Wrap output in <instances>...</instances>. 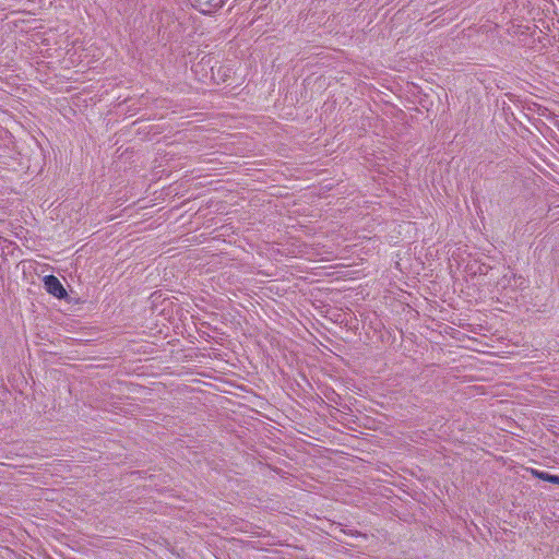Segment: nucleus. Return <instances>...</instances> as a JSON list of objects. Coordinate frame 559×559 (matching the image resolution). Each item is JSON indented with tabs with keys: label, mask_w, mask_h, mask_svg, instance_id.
<instances>
[{
	"label": "nucleus",
	"mask_w": 559,
	"mask_h": 559,
	"mask_svg": "<svg viewBox=\"0 0 559 559\" xmlns=\"http://www.w3.org/2000/svg\"><path fill=\"white\" fill-rule=\"evenodd\" d=\"M350 535H353V536H358V535H360V534H359V532H355V533H354V532H350Z\"/></svg>",
	"instance_id": "nucleus-4"
},
{
	"label": "nucleus",
	"mask_w": 559,
	"mask_h": 559,
	"mask_svg": "<svg viewBox=\"0 0 559 559\" xmlns=\"http://www.w3.org/2000/svg\"><path fill=\"white\" fill-rule=\"evenodd\" d=\"M225 0H193V7L202 14H212L221 9Z\"/></svg>",
	"instance_id": "nucleus-2"
},
{
	"label": "nucleus",
	"mask_w": 559,
	"mask_h": 559,
	"mask_svg": "<svg viewBox=\"0 0 559 559\" xmlns=\"http://www.w3.org/2000/svg\"><path fill=\"white\" fill-rule=\"evenodd\" d=\"M45 289L58 299H63L68 296L61 282L55 275H47L44 277Z\"/></svg>",
	"instance_id": "nucleus-1"
},
{
	"label": "nucleus",
	"mask_w": 559,
	"mask_h": 559,
	"mask_svg": "<svg viewBox=\"0 0 559 559\" xmlns=\"http://www.w3.org/2000/svg\"><path fill=\"white\" fill-rule=\"evenodd\" d=\"M532 475L538 479H542L544 481H548L555 485H559V476L552 475L547 472L538 471V469H532Z\"/></svg>",
	"instance_id": "nucleus-3"
}]
</instances>
